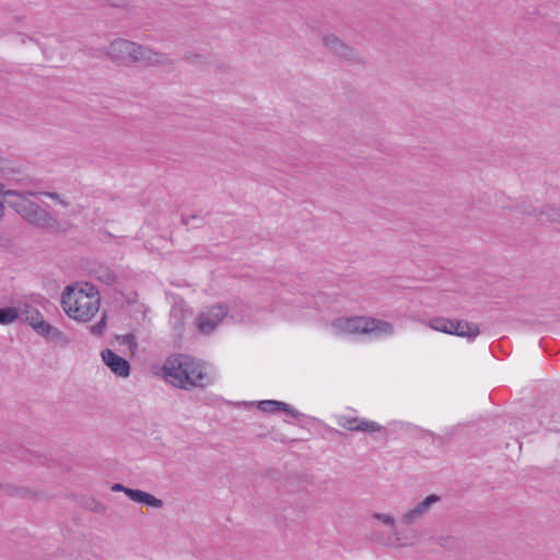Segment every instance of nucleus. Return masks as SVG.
Wrapping results in <instances>:
<instances>
[{
  "mask_svg": "<svg viewBox=\"0 0 560 560\" xmlns=\"http://www.w3.org/2000/svg\"><path fill=\"white\" fill-rule=\"evenodd\" d=\"M102 360L109 370L120 377H128L130 375V364L129 362L115 353L110 349H104L101 353Z\"/></svg>",
  "mask_w": 560,
  "mask_h": 560,
  "instance_id": "1a4fd4ad",
  "label": "nucleus"
},
{
  "mask_svg": "<svg viewBox=\"0 0 560 560\" xmlns=\"http://www.w3.org/2000/svg\"><path fill=\"white\" fill-rule=\"evenodd\" d=\"M372 517L389 527V533L374 530L371 535V538L374 541L395 548L411 546L416 542L417 533L413 529L399 530L396 526V520L394 516L384 513H374Z\"/></svg>",
  "mask_w": 560,
  "mask_h": 560,
  "instance_id": "20e7f679",
  "label": "nucleus"
},
{
  "mask_svg": "<svg viewBox=\"0 0 560 560\" xmlns=\"http://www.w3.org/2000/svg\"><path fill=\"white\" fill-rule=\"evenodd\" d=\"M21 316V307L8 306L0 308V324L9 325L14 323Z\"/></svg>",
  "mask_w": 560,
  "mask_h": 560,
  "instance_id": "aec40b11",
  "label": "nucleus"
},
{
  "mask_svg": "<svg viewBox=\"0 0 560 560\" xmlns=\"http://www.w3.org/2000/svg\"><path fill=\"white\" fill-rule=\"evenodd\" d=\"M61 305L69 317L86 323L100 310V295L95 288L88 283L84 288L68 285L61 295Z\"/></svg>",
  "mask_w": 560,
  "mask_h": 560,
  "instance_id": "f03ea898",
  "label": "nucleus"
},
{
  "mask_svg": "<svg viewBox=\"0 0 560 560\" xmlns=\"http://www.w3.org/2000/svg\"><path fill=\"white\" fill-rule=\"evenodd\" d=\"M322 42L325 48L340 60L351 63L362 61L360 52L335 34L324 35Z\"/></svg>",
  "mask_w": 560,
  "mask_h": 560,
  "instance_id": "423d86ee",
  "label": "nucleus"
},
{
  "mask_svg": "<svg viewBox=\"0 0 560 560\" xmlns=\"http://www.w3.org/2000/svg\"><path fill=\"white\" fill-rule=\"evenodd\" d=\"M34 330L42 337L50 340H57L61 337V331L47 323L45 319L37 323V325L34 327Z\"/></svg>",
  "mask_w": 560,
  "mask_h": 560,
  "instance_id": "f3484780",
  "label": "nucleus"
},
{
  "mask_svg": "<svg viewBox=\"0 0 560 560\" xmlns=\"http://www.w3.org/2000/svg\"><path fill=\"white\" fill-rule=\"evenodd\" d=\"M143 491L142 490H139V489H131L129 488L127 491H126V495L133 502H138L141 493Z\"/></svg>",
  "mask_w": 560,
  "mask_h": 560,
  "instance_id": "bb28decb",
  "label": "nucleus"
},
{
  "mask_svg": "<svg viewBox=\"0 0 560 560\" xmlns=\"http://www.w3.org/2000/svg\"><path fill=\"white\" fill-rule=\"evenodd\" d=\"M338 425L355 432H380L383 429V427L375 421H369L358 417H340L338 419Z\"/></svg>",
  "mask_w": 560,
  "mask_h": 560,
  "instance_id": "9b49d317",
  "label": "nucleus"
},
{
  "mask_svg": "<svg viewBox=\"0 0 560 560\" xmlns=\"http://www.w3.org/2000/svg\"><path fill=\"white\" fill-rule=\"evenodd\" d=\"M7 243L5 237L0 233V246H4Z\"/></svg>",
  "mask_w": 560,
  "mask_h": 560,
  "instance_id": "473e14b6",
  "label": "nucleus"
},
{
  "mask_svg": "<svg viewBox=\"0 0 560 560\" xmlns=\"http://www.w3.org/2000/svg\"><path fill=\"white\" fill-rule=\"evenodd\" d=\"M120 346H127L130 353L135 354L138 349V342L135 334H126L116 337Z\"/></svg>",
  "mask_w": 560,
  "mask_h": 560,
  "instance_id": "5701e85b",
  "label": "nucleus"
},
{
  "mask_svg": "<svg viewBox=\"0 0 560 560\" xmlns=\"http://www.w3.org/2000/svg\"><path fill=\"white\" fill-rule=\"evenodd\" d=\"M60 203H61V205H63V206H66V207H67V206H69V203H68V202H66V201H63V200H60Z\"/></svg>",
  "mask_w": 560,
  "mask_h": 560,
  "instance_id": "72a5a7b5",
  "label": "nucleus"
},
{
  "mask_svg": "<svg viewBox=\"0 0 560 560\" xmlns=\"http://www.w3.org/2000/svg\"><path fill=\"white\" fill-rule=\"evenodd\" d=\"M31 191L20 192L18 190H10L8 199L9 207L13 208L22 218L26 219L27 215L37 206L34 201L28 199V196H33Z\"/></svg>",
  "mask_w": 560,
  "mask_h": 560,
  "instance_id": "9d476101",
  "label": "nucleus"
},
{
  "mask_svg": "<svg viewBox=\"0 0 560 560\" xmlns=\"http://www.w3.org/2000/svg\"><path fill=\"white\" fill-rule=\"evenodd\" d=\"M8 495L16 497L21 499H33L36 497V493L25 487H18L13 485H3L1 488Z\"/></svg>",
  "mask_w": 560,
  "mask_h": 560,
  "instance_id": "6ab92c4d",
  "label": "nucleus"
},
{
  "mask_svg": "<svg viewBox=\"0 0 560 560\" xmlns=\"http://www.w3.org/2000/svg\"><path fill=\"white\" fill-rule=\"evenodd\" d=\"M10 190L4 189V185L0 184V219L4 215V202L8 203V199H12V197H9Z\"/></svg>",
  "mask_w": 560,
  "mask_h": 560,
  "instance_id": "a878e982",
  "label": "nucleus"
},
{
  "mask_svg": "<svg viewBox=\"0 0 560 560\" xmlns=\"http://www.w3.org/2000/svg\"><path fill=\"white\" fill-rule=\"evenodd\" d=\"M441 501L438 494H430L424 500L419 502L415 508L407 511L401 516V524L410 526L419 523L430 511L433 504Z\"/></svg>",
  "mask_w": 560,
  "mask_h": 560,
  "instance_id": "0eeeda50",
  "label": "nucleus"
},
{
  "mask_svg": "<svg viewBox=\"0 0 560 560\" xmlns=\"http://www.w3.org/2000/svg\"><path fill=\"white\" fill-rule=\"evenodd\" d=\"M191 220H199V221H202V219H200L199 217H197V215H195V214H192V215H183V217H182V222H183V224H185V225H188V224H189V222H190Z\"/></svg>",
  "mask_w": 560,
  "mask_h": 560,
  "instance_id": "c756f323",
  "label": "nucleus"
},
{
  "mask_svg": "<svg viewBox=\"0 0 560 560\" xmlns=\"http://www.w3.org/2000/svg\"><path fill=\"white\" fill-rule=\"evenodd\" d=\"M94 277L107 285H110L116 281V275L106 266L96 267L94 269Z\"/></svg>",
  "mask_w": 560,
  "mask_h": 560,
  "instance_id": "4be33fe9",
  "label": "nucleus"
},
{
  "mask_svg": "<svg viewBox=\"0 0 560 560\" xmlns=\"http://www.w3.org/2000/svg\"><path fill=\"white\" fill-rule=\"evenodd\" d=\"M394 334V326L386 320L365 317L364 335H371L374 338L390 336Z\"/></svg>",
  "mask_w": 560,
  "mask_h": 560,
  "instance_id": "ddd939ff",
  "label": "nucleus"
},
{
  "mask_svg": "<svg viewBox=\"0 0 560 560\" xmlns=\"http://www.w3.org/2000/svg\"><path fill=\"white\" fill-rule=\"evenodd\" d=\"M0 488H2V483L0 482Z\"/></svg>",
  "mask_w": 560,
  "mask_h": 560,
  "instance_id": "f704fd0d",
  "label": "nucleus"
},
{
  "mask_svg": "<svg viewBox=\"0 0 560 560\" xmlns=\"http://www.w3.org/2000/svg\"><path fill=\"white\" fill-rule=\"evenodd\" d=\"M46 195L52 199L59 200V195L57 192H47Z\"/></svg>",
  "mask_w": 560,
  "mask_h": 560,
  "instance_id": "2f4dec72",
  "label": "nucleus"
},
{
  "mask_svg": "<svg viewBox=\"0 0 560 560\" xmlns=\"http://www.w3.org/2000/svg\"><path fill=\"white\" fill-rule=\"evenodd\" d=\"M228 307L218 303L201 311L195 318V324L199 331L208 335L226 317Z\"/></svg>",
  "mask_w": 560,
  "mask_h": 560,
  "instance_id": "39448f33",
  "label": "nucleus"
},
{
  "mask_svg": "<svg viewBox=\"0 0 560 560\" xmlns=\"http://www.w3.org/2000/svg\"><path fill=\"white\" fill-rule=\"evenodd\" d=\"M20 318L27 323L30 326H32L33 329L37 325V323L44 319L43 315L39 313L38 310L28 305H24L23 307H21Z\"/></svg>",
  "mask_w": 560,
  "mask_h": 560,
  "instance_id": "a211bd4d",
  "label": "nucleus"
},
{
  "mask_svg": "<svg viewBox=\"0 0 560 560\" xmlns=\"http://www.w3.org/2000/svg\"><path fill=\"white\" fill-rule=\"evenodd\" d=\"M93 504H94V506H93V510H94V511H96V512H98V513H103V512H105L106 508H105V505H104V504H102L101 502H96V501H94V502H93Z\"/></svg>",
  "mask_w": 560,
  "mask_h": 560,
  "instance_id": "7c9ffc66",
  "label": "nucleus"
},
{
  "mask_svg": "<svg viewBox=\"0 0 560 560\" xmlns=\"http://www.w3.org/2000/svg\"><path fill=\"white\" fill-rule=\"evenodd\" d=\"M453 319L444 318V317H434L429 320L428 325L431 329L450 334L451 328H453Z\"/></svg>",
  "mask_w": 560,
  "mask_h": 560,
  "instance_id": "412c9836",
  "label": "nucleus"
},
{
  "mask_svg": "<svg viewBox=\"0 0 560 560\" xmlns=\"http://www.w3.org/2000/svg\"><path fill=\"white\" fill-rule=\"evenodd\" d=\"M420 438L421 439H432L433 441L439 439V436H436L433 432L431 431H428V430H422L421 433H420Z\"/></svg>",
  "mask_w": 560,
  "mask_h": 560,
  "instance_id": "cd10ccee",
  "label": "nucleus"
},
{
  "mask_svg": "<svg viewBox=\"0 0 560 560\" xmlns=\"http://www.w3.org/2000/svg\"><path fill=\"white\" fill-rule=\"evenodd\" d=\"M106 325H107V316L105 313H103L101 320L97 324L91 326L90 331L92 335L101 336V335H103Z\"/></svg>",
  "mask_w": 560,
  "mask_h": 560,
  "instance_id": "393cba45",
  "label": "nucleus"
},
{
  "mask_svg": "<svg viewBox=\"0 0 560 560\" xmlns=\"http://www.w3.org/2000/svg\"><path fill=\"white\" fill-rule=\"evenodd\" d=\"M163 373L166 381L186 390L206 387L212 382L206 366L188 355L168 358L163 365Z\"/></svg>",
  "mask_w": 560,
  "mask_h": 560,
  "instance_id": "f257e3e1",
  "label": "nucleus"
},
{
  "mask_svg": "<svg viewBox=\"0 0 560 560\" xmlns=\"http://www.w3.org/2000/svg\"><path fill=\"white\" fill-rule=\"evenodd\" d=\"M452 322L453 328H451V335L474 339L480 334L478 325L474 323L457 319H453Z\"/></svg>",
  "mask_w": 560,
  "mask_h": 560,
  "instance_id": "4468645a",
  "label": "nucleus"
},
{
  "mask_svg": "<svg viewBox=\"0 0 560 560\" xmlns=\"http://www.w3.org/2000/svg\"><path fill=\"white\" fill-rule=\"evenodd\" d=\"M524 214L534 215L540 222L560 223V207L546 205L539 211L533 207L524 208Z\"/></svg>",
  "mask_w": 560,
  "mask_h": 560,
  "instance_id": "f8f14e48",
  "label": "nucleus"
},
{
  "mask_svg": "<svg viewBox=\"0 0 560 560\" xmlns=\"http://www.w3.org/2000/svg\"><path fill=\"white\" fill-rule=\"evenodd\" d=\"M25 220L31 224L43 228L52 225L54 221L49 212L40 208L38 205L33 209V211L30 213V215L26 217Z\"/></svg>",
  "mask_w": 560,
  "mask_h": 560,
  "instance_id": "dca6fc26",
  "label": "nucleus"
},
{
  "mask_svg": "<svg viewBox=\"0 0 560 560\" xmlns=\"http://www.w3.org/2000/svg\"><path fill=\"white\" fill-rule=\"evenodd\" d=\"M365 316L339 317L332 320L331 328L338 336L364 334Z\"/></svg>",
  "mask_w": 560,
  "mask_h": 560,
  "instance_id": "6e6552de",
  "label": "nucleus"
},
{
  "mask_svg": "<svg viewBox=\"0 0 560 560\" xmlns=\"http://www.w3.org/2000/svg\"><path fill=\"white\" fill-rule=\"evenodd\" d=\"M107 55L110 59L122 63L155 66L166 62L163 54L124 38L113 40L107 48Z\"/></svg>",
  "mask_w": 560,
  "mask_h": 560,
  "instance_id": "7ed1b4c3",
  "label": "nucleus"
},
{
  "mask_svg": "<svg viewBox=\"0 0 560 560\" xmlns=\"http://www.w3.org/2000/svg\"><path fill=\"white\" fill-rule=\"evenodd\" d=\"M112 491H115V492H124L126 494V491L129 489L128 487H125L124 485L121 483H114L112 486Z\"/></svg>",
  "mask_w": 560,
  "mask_h": 560,
  "instance_id": "c85d7f7f",
  "label": "nucleus"
},
{
  "mask_svg": "<svg viewBox=\"0 0 560 560\" xmlns=\"http://www.w3.org/2000/svg\"><path fill=\"white\" fill-rule=\"evenodd\" d=\"M137 503H141L155 509H161L163 506V501L161 499H158L153 494L145 491L141 493Z\"/></svg>",
  "mask_w": 560,
  "mask_h": 560,
  "instance_id": "b1692460",
  "label": "nucleus"
},
{
  "mask_svg": "<svg viewBox=\"0 0 560 560\" xmlns=\"http://www.w3.org/2000/svg\"><path fill=\"white\" fill-rule=\"evenodd\" d=\"M258 409L268 413H273L277 410H282L291 415L293 418H298L301 415L291 405L278 400H261L258 402Z\"/></svg>",
  "mask_w": 560,
  "mask_h": 560,
  "instance_id": "2eb2a0df",
  "label": "nucleus"
}]
</instances>
